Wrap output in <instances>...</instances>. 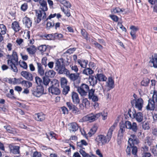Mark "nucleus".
<instances>
[{"instance_id": "obj_1", "label": "nucleus", "mask_w": 157, "mask_h": 157, "mask_svg": "<svg viewBox=\"0 0 157 157\" xmlns=\"http://www.w3.org/2000/svg\"><path fill=\"white\" fill-rule=\"evenodd\" d=\"M117 126V123H115L109 129L106 136L103 135H98L95 139L98 145H102L108 143L111 140L113 132Z\"/></svg>"}, {"instance_id": "obj_2", "label": "nucleus", "mask_w": 157, "mask_h": 157, "mask_svg": "<svg viewBox=\"0 0 157 157\" xmlns=\"http://www.w3.org/2000/svg\"><path fill=\"white\" fill-rule=\"evenodd\" d=\"M7 57L9 58L7 60L8 64L10 67L11 70L14 72H17L18 70L16 64L18 63V57L17 52L13 50L11 55H8Z\"/></svg>"}, {"instance_id": "obj_3", "label": "nucleus", "mask_w": 157, "mask_h": 157, "mask_svg": "<svg viewBox=\"0 0 157 157\" xmlns=\"http://www.w3.org/2000/svg\"><path fill=\"white\" fill-rule=\"evenodd\" d=\"M128 143L130 146L132 148V154L134 155H136L137 149V147L134 146V145L137 144L139 143V140L136 138V136L134 135H131V137L129 139Z\"/></svg>"}, {"instance_id": "obj_4", "label": "nucleus", "mask_w": 157, "mask_h": 157, "mask_svg": "<svg viewBox=\"0 0 157 157\" xmlns=\"http://www.w3.org/2000/svg\"><path fill=\"white\" fill-rule=\"evenodd\" d=\"M151 94L152 96L149 99L146 108L147 110H153L155 108V103L157 102V91H154L153 94Z\"/></svg>"}, {"instance_id": "obj_5", "label": "nucleus", "mask_w": 157, "mask_h": 157, "mask_svg": "<svg viewBox=\"0 0 157 157\" xmlns=\"http://www.w3.org/2000/svg\"><path fill=\"white\" fill-rule=\"evenodd\" d=\"M52 86L48 89L49 92L52 94L57 95L59 94L60 91L58 88L59 84L58 80H54L52 82Z\"/></svg>"}, {"instance_id": "obj_6", "label": "nucleus", "mask_w": 157, "mask_h": 157, "mask_svg": "<svg viewBox=\"0 0 157 157\" xmlns=\"http://www.w3.org/2000/svg\"><path fill=\"white\" fill-rule=\"evenodd\" d=\"M45 11V10L40 9L36 10V15L37 17V19L35 20L36 23H39L41 20H44V21L46 20V15Z\"/></svg>"}, {"instance_id": "obj_7", "label": "nucleus", "mask_w": 157, "mask_h": 157, "mask_svg": "<svg viewBox=\"0 0 157 157\" xmlns=\"http://www.w3.org/2000/svg\"><path fill=\"white\" fill-rule=\"evenodd\" d=\"M89 87L87 84L83 83L80 86L77 87V91L81 96H86L87 95Z\"/></svg>"}, {"instance_id": "obj_8", "label": "nucleus", "mask_w": 157, "mask_h": 157, "mask_svg": "<svg viewBox=\"0 0 157 157\" xmlns=\"http://www.w3.org/2000/svg\"><path fill=\"white\" fill-rule=\"evenodd\" d=\"M131 102L132 106H135L139 110H141L144 105V101L142 98L132 99Z\"/></svg>"}, {"instance_id": "obj_9", "label": "nucleus", "mask_w": 157, "mask_h": 157, "mask_svg": "<svg viewBox=\"0 0 157 157\" xmlns=\"http://www.w3.org/2000/svg\"><path fill=\"white\" fill-rule=\"evenodd\" d=\"M31 91L34 96L39 97L44 93V88L41 86H38L35 87L33 88Z\"/></svg>"}, {"instance_id": "obj_10", "label": "nucleus", "mask_w": 157, "mask_h": 157, "mask_svg": "<svg viewBox=\"0 0 157 157\" xmlns=\"http://www.w3.org/2000/svg\"><path fill=\"white\" fill-rule=\"evenodd\" d=\"M129 116L132 118H135L138 122H141L143 120V113L140 112L134 113L130 111L128 112Z\"/></svg>"}, {"instance_id": "obj_11", "label": "nucleus", "mask_w": 157, "mask_h": 157, "mask_svg": "<svg viewBox=\"0 0 157 157\" xmlns=\"http://www.w3.org/2000/svg\"><path fill=\"white\" fill-rule=\"evenodd\" d=\"M126 128L132 130L133 132H136L137 130V124L136 122H133L132 124L129 121H127L125 122Z\"/></svg>"}, {"instance_id": "obj_12", "label": "nucleus", "mask_w": 157, "mask_h": 157, "mask_svg": "<svg viewBox=\"0 0 157 157\" xmlns=\"http://www.w3.org/2000/svg\"><path fill=\"white\" fill-rule=\"evenodd\" d=\"M99 117V114H94L93 113H90L85 116L84 118L85 121L91 122L95 121Z\"/></svg>"}, {"instance_id": "obj_13", "label": "nucleus", "mask_w": 157, "mask_h": 157, "mask_svg": "<svg viewBox=\"0 0 157 157\" xmlns=\"http://www.w3.org/2000/svg\"><path fill=\"white\" fill-rule=\"evenodd\" d=\"M149 63L151 67L157 68V54L155 53L150 58Z\"/></svg>"}, {"instance_id": "obj_14", "label": "nucleus", "mask_w": 157, "mask_h": 157, "mask_svg": "<svg viewBox=\"0 0 157 157\" xmlns=\"http://www.w3.org/2000/svg\"><path fill=\"white\" fill-rule=\"evenodd\" d=\"M66 104L69 109L71 110L73 113L77 114L80 113V111L78 108L76 106L73 105L71 102H67Z\"/></svg>"}, {"instance_id": "obj_15", "label": "nucleus", "mask_w": 157, "mask_h": 157, "mask_svg": "<svg viewBox=\"0 0 157 157\" xmlns=\"http://www.w3.org/2000/svg\"><path fill=\"white\" fill-rule=\"evenodd\" d=\"M21 74L23 77L28 80L32 81L33 80V75L29 71H22L21 73Z\"/></svg>"}, {"instance_id": "obj_16", "label": "nucleus", "mask_w": 157, "mask_h": 157, "mask_svg": "<svg viewBox=\"0 0 157 157\" xmlns=\"http://www.w3.org/2000/svg\"><path fill=\"white\" fill-rule=\"evenodd\" d=\"M95 89H91L89 90L88 91V98L90 99H91L93 101H96L98 100V98L97 96L94 95Z\"/></svg>"}, {"instance_id": "obj_17", "label": "nucleus", "mask_w": 157, "mask_h": 157, "mask_svg": "<svg viewBox=\"0 0 157 157\" xmlns=\"http://www.w3.org/2000/svg\"><path fill=\"white\" fill-rule=\"evenodd\" d=\"M131 30L130 33V35L133 39L136 38V33L139 30V28L137 26H135L134 25L131 26L130 28Z\"/></svg>"}, {"instance_id": "obj_18", "label": "nucleus", "mask_w": 157, "mask_h": 157, "mask_svg": "<svg viewBox=\"0 0 157 157\" xmlns=\"http://www.w3.org/2000/svg\"><path fill=\"white\" fill-rule=\"evenodd\" d=\"M22 21L23 24L27 28H29L31 27L32 21L30 18L25 17L23 18Z\"/></svg>"}, {"instance_id": "obj_19", "label": "nucleus", "mask_w": 157, "mask_h": 157, "mask_svg": "<svg viewBox=\"0 0 157 157\" xmlns=\"http://www.w3.org/2000/svg\"><path fill=\"white\" fill-rule=\"evenodd\" d=\"M71 98L74 104H78L79 103L80 99L77 93L74 92H72L71 94Z\"/></svg>"}, {"instance_id": "obj_20", "label": "nucleus", "mask_w": 157, "mask_h": 157, "mask_svg": "<svg viewBox=\"0 0 157 157\" xmlns=\"http://www.w3.org/2000/svg\"><path fill=\"white\" fill-rule=\"evenodd\" d=\"M35 119L37 121H42L45 119V115L43 113L35 114L34 115Z\"/></svg>"}, {"instance_id": "obj_21", "label": "nucleus", "mask_w": 157, "mask_h": 157, "mask_svg": "<svg viewBox=\"0 0 157 157\" xmlns=\"http://www.w3.org/2000/svg\"><path fill=\"white\" fill-rule=\"evenodd\" d=\"M4 128L9 133L15 134L18 132L17 129L15 128H11L10 125L4 126Z\"/></svg>"}, {"instance_id": "obj_22", "label": "nucleus", "mask_w": 157, "mask_h": 157, "mask_svg": "<svg viewBox=\"0 0 157 157\" xmlns=\"http://www.w3.org/2000/svg\"><path fill=\"white\" fill-rule=\"evenodd\" d=\"M68 125L69 126V130L70 132H75L78 129V125L75 122L70 123Z\"/></svg>"}, {"instance_id": "obj_23", "label": "nucleus", "mask_w": 157, "mask_h": 157, "mask_svg": "<svg viewBox=\"0 0 157 157\" xmlns=\"http://www.w3.org/2000/svg\"><path fill=\"white\" fill-rule=\"evenodd\" d=\"M11 28L15 32H18L21 29L19 23L17 21H14L12 23Z\"/></svg>"}, {"instance_id": "obj_24", "label": "nucleus", "mask_w": 157, "mask_h": 157, "mask_svg": "<svg viewBox=\"0 0 157 157\" xmlns=\"http://www.w3.org/2000/svg\"><path fill=\"white\" fill-rule=\"evenodd\" d=\"M38 73L41 76H43L44 74V70L41 64L40 63L37 62Z\"/></svg>"}, {"instance_id": "obj_25", "label": "nucleus", "mask_w": 157, "mask_h": 157, "mask_svg": "<svg viewBox=\"0 0 157 157\" xmlns=\"http://www.w3.org/2000/svg\"><path fill=\"white\" fill-rule=\"evenodd\" d=\"M10 147V151L14 154H19L20 153L19 148L20 147L18 146L15 145H11Z\"/></svg>"}, {"instance_id": "obj_26", "label": "nucleus", "mask_w": 157, "mask_h": 157, "mask_svg": "<svg viewBox=\"0 0 157 157\" xmlns=\"http://www.w3.org/2000/svg\"><path fill=\"white\" fill-rule=\"evenodd\" d=\"M57 71L60 74H65L67 76L69 74V71L66 69L65 66L63 65H62L61 67Z\"/></svg>"}, {"instance_id": "obj_27", "label": "nucleus", "mask_w": 157, "mask_h": 157, "mask_svg": "<svg viewBox=\"0 0 157 157\" xmlns=\"http://www.w3.org/2000/svg\"><path fill=\"white\" fill-rule=\"evenodd\" d=\"M39 2L40 5V9L45 11L48 10L47 4L46 1L44 0H40Z\"/></svg>"}, {"instance_id": "obj_28", "label": "nucleus", "mask_w": 157, "mask_h": 157, "mask_svg": "<svg viewBox=\"0 0 157 157\" xmlns=\"http://www.w3.org/2000/svg\"><path fill=\"white\" fill-rule=\"evenodd\" d=\"M97 78L95 76L91 75L89 79V81L91 85L92 86L95 85L97 83Z\"/></svg>"}, {"instance_id": "obj_29", "label": "nucleus", "mask_w": 157, "mask_h": 157, "mask_svg": "<svg viewBox=\"0 0 157 157\" xmlns=\"http://www.w3.org/2000/svg\"><path fill=\"white\" fill-rule=\"evenodd\" d=\"M124 11V9L120 8L119 7H116L113 8L111 10V12L113 14L117 13H121L123 12Z\"/></svg>"}, {"instance_id": "obj_30", "label": "nucleus", "mask_w": 157, "mask_h": 157, "mask_svg": "<svg viewBox=\"0 0 157 157\" xmlns=\"http://www.w3.org/2000/svg\"><path fill=\"white\" fill-rule=\"evenodd\" d=\"M78 63L82 68H85L88 64V61L87 60L78 59L77 60Z\"/></svg>"}, {"instance_id": "obj_31", "label": "nucleus", "mask_w": 157, "mask_h": 157, "mask_svg": "<svg viewBox=\"0 0 157 157\" xmlns=\"http://www.w3.org/2000/svg\"><path fill=\"white\" fill-rule=\"evenodd\" d=\"M79 75V73H76V74L72 73L70 74L69 73V74L67 76L71 80L74 81L78 79Z\"/></svg>"}, {"instance_id": "obj_32", "label": "nucleus", "mask_w": 157, "mask_h": 157, "mask_svg": "<svg viewBox=\"0 0 157 157\" xmlns=\"http://www.w3.org/2000/svg\"><path fill=\"white\" fill-rule=\"evenodd\" d=\"M36 49V48L34 45L30 46L26 49L27 52L30 55L34 54L35 52Z\"/></svg>"}, {"instance_id": "obj_33", "label": "nucleus", "mask_w": 157, "mask_h": 157, "mask_svg": "<svg viewBox=\"0 0 157 157\" xmlns=\"http://www.w3.org/2000/svg\"><path fill=\"white\" fill-rule=\"evenodd\" d=\"M96 77L97 78L98 80L99 81H105L107 78L103 74H98L96 75Z\"/></svg>"}, {"instance_id": "obj_34", "label": "nucleus", "mask_w": 157, "mask_h": 157, "mask_svg": "<svg viewBox=\"0 0 157 157\" xmlns=\"http://www.w3.org/2000/svg\"><path fill=\"white\" fill-rule=\"evenodd\" d=\"M98 127L96 124L94 125L92 128L90 129V132L88 133V135L89 137H91L94 135L96 132Z\"/></svg>"}, {"instance_id": "obj_35", "label": "nucleus", "mask_w": 157, "mask_h": 157, "mask_svg": "<svg viewBox=\"0 0 157 157\" xmlns=\"http://www.w3.org/2000/svg\"><path fill=\"white\" fill-rule=\"evenodd\" d=\"M114 81L111 77L108 78V81L107 82V86L110 89L114 87Z\"/></svg>"}, {"instance_id": "obj_36", "label": "nucleus", "mask_w": 157, "mask_h": 157, "mask_svg": "<svg viewBox=\"0 0 157 157\" xmlns=\"http://www.w3.org/2000/svg\"><path fill=\"white\" fill-rule=\"evenodd\" d=\"M55 71L52 70H49L45 73V75L46 77L48 78H53L56 75Z\"/></svg>"}, {"instance_id": "obj_37", "label": "nucleus", "mask_w": 157, "mask_h": 157, "mask_svg": "<svg viewBox=\"0 0 157 157\" xmlns=\"http://www.w3.org/2000/svg\"><path fill=\"white\" fill-rule=\"evenodd\" d=\"M88 144L87 142L84 140H82L80 141L77 142V146L78 147L80 148H82L84 146H86Z\"/></svg>"}, {"instance_id": "obj_38", "label": "nucleus", "mask_w": 157, "mask_h": 157, "mask_svg": "<svg viewBox=\"0 0 157 157\" xmlns=\"http://www.w3.org/2000/svg\"><path fill=\"white\" fill-rule=\"evenodd\" d=\"M22 85L26 88H28L32 86V83L31 82L25 80L22 81Z\"/></svg>"}, {"instance_id": "obj_39", "label": "nucleus", "mask_w": 157, "mask_h": 157, "mask_svg": "<svg viewBox=\"0 0 157 157\" xmlns=\"http://www.w3.org/2000/svg\"><path fill=\"white\" fill-rule=\"evenodd\" d=\"M79 152L83 157H91L90 155L85 152L84 148H80Z\"/></svg>"}, {"instance_id": "obj_40", "label": "nucleus", "mask_w": 157, "mask_h": 157, "mask_svg": "<svg viewBox=\"0 0 157 157\" xmlns=\"http://www.w3.org/2000/svg\"><path fill=\"white\" fill-rule=\"evenodd\" d=\"M125 125L124 124H122L120 126V129L119 132V135H120L121 136H123V133L125 131V128H126L125 127Z\"/></svg>"}, {"instance_id": "obj_41", "label": "nucleus", "mask_w": 157, "mask_h": 157, "mask_svg": "<svg viewBox=\"0 0 157 157\" xmlns=\"http://www.w3.org/2000/svg\"><path fill=\"white\" fill-rule=\"evenodd\" d=\"M7 29L5 25L3 24H0V33L2 34H5L6 33Z\"/></svg>"}, {"instance_id": "obj_42", "label": "nucleus", "mask_w": 157, "mask_h": 157, "mask_svg": "<svg viewBox=\"0 0 157 157\" xmlns=\"http://www.w3.org/2000/svg\"><path fill=\"white\" fill-rule=\"evenodd\" d=\"M94 72L90 68H87L84 69L83 71V73L86 75H88L92 74Z\"/></svg>"}, {"instance_id": "obj_43", "label": "nucleus", "mask_w": 157, "mask_h": 157, "mask_svg": "<svg viewBox=\"0 0 157 157\" xmlns=\"http://www.w3.org/2000/svg\"><path fill=\"white\" fill-rule=\"evenodd\" d=\"M47 47L45 45H41L39 47L38 49L41 52L42 55L46 51L47 49Z\"/></svg>"}, {"instance_id": "obj_44", "label": "nucleus", "mask_w": 157, "mask_h": 157, "mask_svg": "<svg viewBox=\"0 0 157 157\" xmlns=\"http://www.w3.org/2000/svg\"><path fill=\"white\" fill-rule=\"evenodd\" d=\"M152 139L150 137H147L144 140L145 143L149 146L151 145L152 142Z\"/></svg>"}, {"instance_id": "obj_45", "label": "nucleus", "mask_w": 157, "mask_h": 157, "mask_svg": "<svg viewBox=\"0 0 157 157\" xmlns=\"http://www.w3.org/2000/svg\"><path fill=\"white\" fill-rule=\"evenodd\" d=\"M23 79L22 78H13V84H21L22 81H21Z\"/></svg>"}, {"instance_id": "obj_46", "label": "nucleus", "mask_w": 157, "mask_h": 157, "mask_svg": "<svg viewBox=\"0 0 157 157\" xmlns=\"http://www.w3.org/2000/svg\"><path fill=\"white\" fill-rule=\"evenodd\" d=\"M150 82V79L148 78H144L141 82L142 85L147 86L148 85Z\"/></svg>"}, {"instance_id": "obj_47", "label": "nucleus", "mask_w": 157, "mask_h": 157, "mask_svg": "<svg viewBox=\"0 0 157 157\" xmlns=\"http://www.w3.org/2000/svg\"><path fill=\"white\" fill-rule=\"evenodd\" d=\"M47 138L49 140L53 138H55V134L52 132H50L46 134Z\"/></svg>"}, {"instance_id": "obj_48", "label": "nucleus", "mask_w": 157, "mask_h": 157, "mask_svg": "<svg viewBox=\"0 0 157 157\" xmlns=\"http://www.w3.org/2000/svg\"><path fill=\"white\" fill-rule=\"evenodd\" d=\"M82 103L86 108H87L89 106L90 103L86 98H85L83 99Z\"/></svg>"}, {"instance_id": "obj_49", "label": "nucleus", "mask_w": 157, "mask_h": 157, "mask_svg": "<svg viewBox=\"0 0 157 157\" xmlns=\"http://www.w3.org/2000/svg\"><path fill=\"white\" fill-rule=\"evenodd\" d=\"M63 88V94L66 95L67 94L70 90V87L68 86H66L62 87Z\"/></svg>"}, {"instance_id": "obj_50", "label": "nucleus", "mask_w": 157, "mask_h": 157, "mask_svg": "<svg viewBox=\"0 0 157 157\" xmlns=\"http://www.w3.org/2000/svg\"><path fill=\"white\" fill-rule=\"evenodd\" d=\"M35 82L38 86H41L42 83V81L39 77L36 76L35 78Z\"/></svg>"}, {"instance_id": "obj_51", "label": "nucleus", "mask_w": 157, "mask_h": 157, "mask_svg": "<svg viewBox=\"0 0 157 157\" xmlns=\"http://www.w3.org/2000/svg\"><path fill=\"white\" fill-rule=\"evenodd\" d=\"M67 81L64 78H62L61 79V84L62 87L67 86Z\"/></svg>"}, {"instance_id": "obj_52", "label": "nucleus", "mask_w": 157, "mask_h": 157, "mask_svg": "<svg viewBox=\"0 0 157 157\" xmlns=\"http://www.w3.org/2000/svg\"><path fill=\"white\" fill-rule=\"evenodd\" d=\"M97 114H99L100 117L101 116L102 117V118L103 120H105L107 119V112L103 111L101 113H99Z\"/></svg>"}, {"instance_id": "obj_53", "label": "nucleus", "mask_w": 157, "mask_h": 157, "mask_svg": "<svg viewBox=\"0 0 157 157\" xmlns=\"http://www.w3.org/2000/svg\"><path fill=\"white\" fill-rule=\"evenodd\" d=\"M61 3L62 4H63V5L67 8L70 7L71 6L70 3L69 2L65 0H63Z\"/></svg>"}, {"instance_id": "obj_54", "label": "nucleus", "mask_w": 157, "mask_h": 157, "mask_svg": "<svg viewBox=\"0 0 157 157\" xmlns=\"http://www.w3.org/2000/svg\"><path fill=\"white\" fill-rule=\"evenodd\" d=\"M62 65H61L60 62L59 60L57 61L55 63V69L57 71L61 67Z\"/></svg>"}, {"instance_id": "obj_55", "label": "nucleus", "mask_w": 157, "mask_h": 157, "mask_svg": "<svg viewBox=\"0 0 157 157\" xmlns=\"http://www.w3.org/2000/svg\"><path fill=\"white\" fill-rule=\"evenodd\" d=\"M43 83L45 85H48L50 81V79L48 77H44L43 78Z\"/></svg>"}, {"instance_id": "obj_56", "label": "nucleus", "mask_w": 157, "mask_h": 157, "mask_svg": "<svg viewBox=\"0 0 157 157\" xmlns=\"http://www.w3.org/2000/svg\"><path fill=\"white\" fill-rule=\"evenodd\" d=\"M70 67L72 71H73L77 73V72L78 71V69L76 65H71L70 66Z\"/></svg>"}, {"instance_id": "obj_57", "label": "nucleus", "mask_w": 157, "mask_h": 157, "mask_svg": "<svg viewBox=\"0 0 157 157\" xmlns=\"http://www.w3.org/2000/svg\"><path fill=\"white\" fill-rule=\"evenodd\" d=\"M20 66L25 69H27L28 68V66L27 63L24 62L22 61L20 64Z\"/></svg>"}, {"instance_id": "obj_58", "label": "nucleus", "mask_w": 157, "mask_h": 157, "mask_svg": "<svg viewBox=\"0 0 157 157\" xmlns=\"http://www.w3.org/2000/svg\"><path fill=\"white\" fill-rule=\"evenodd\" d=\"M54 21L50 22L48 21L46 24L47 28L48 29H49L51 27H53L54 25Z\"/></svg>"}, {"instance_id": "obj_59", "label": "nucleus", "mask_w": 157, "mask_h": 157, "mask_svg": "<svg viewBox=\"0 0 157 157\" xmlns=\"http://www.w3.org/2000/svg\"><path fill=\"white\" fill-rule=\"evenodd\" d=\"M47 58L46 57H43L41 60V63L42 65H44L45 67L47 66Z\"/></svg>"}, {"instance_id": "obj_60", "label": "nucleus", "mask_w": 157, "mask_h": 157, "mask_svg": "<svg viewBox=\"0 0 157 157\" xmlns=\"http://www.w3.org/2000/svg\"><path fill=\"white\" fill-rule=\"evenodd\" d=\"M109 17L114 21L117 22L118 21V17L114 15H110Z\"/></svg>"}, {"instance_id": "obj_61", "label": "nucleus", "mask_w": 157, "mask_h": 157, "mask_svg": "<svg viewBox=\"0 0 157 157\" xmlns=\"http://www.w3.org/2000/svg\"><path fill=\"white\" fill-rule=\"evenodd\" d=\"M94 44L95 45V47L96 48H98L100 50H102L103 48V47L96 42H95Z\"/></svg>"}, {"instance_id": "obj_62", "label": "nucleus", "mask_w": 157, "mask_h": 157, "mask_svg": "<svg viewBox=\"0 0 157 157\" xmlns=\"http://www.w3.org/2000/svg\"><path fill=\"white\" fill-rule=\"evenodd\" d=\"M61 9L62 10V11L66 15L69 17L70 16L71 14L70 13V12H69V11L68 10H64L63 8L62 7H61Z\"/></svg>"}, {"instance_id": "obj_63", "label": "nucleus", "mask_w": 157, "mask_h": 157, "mask_svg": "<svg viewBox=\"0 0 157 157\" xmlns=\"http://www.w3.org/2000/svg\"><path fill=\"white\" fill-rule=\"evenodd\" d=\"M21 9L23 11H25L28 8L27 3H25L22 4L21 6Z\"/></svg>"}, {"instance_id": "obj_64", "label": "nucleus", "mask_w": 157, "mask_h": 157, "mask_svg": "<svg viewBox=\"0 0 157 157\" xmlns=\"http://www.w3.org/2000/svg\"><path fill=\"white\" fill-rule=\"evenodd\" d=\"M33 157H41V155L40 153L35 151L33 154Z\"/></svg>"}]
</instances>
